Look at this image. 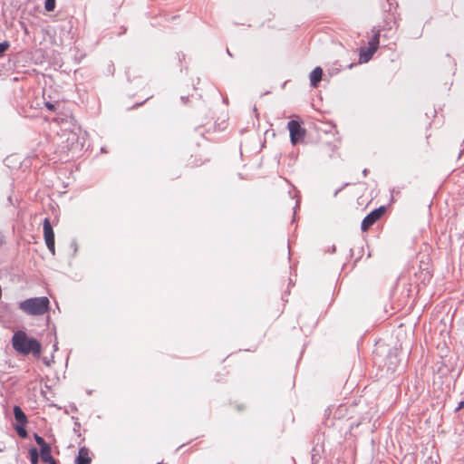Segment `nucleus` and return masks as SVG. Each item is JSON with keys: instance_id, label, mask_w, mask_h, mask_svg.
<instances>
[{"instance_id": "1", "label": "nucleus", "mask_w": 464, "mask_h": 464, "mask_svg": "<svg viewBox=\"0 0 464 464\" xmlns=\"http://www.w3.org/2000/svg\"><path fill=\"white\" fill-rule=\"evenodd\" d=\"M14 350L22 355L33 354L35 357H40L42 353L41 343L29 336L24 331H16L11 339Z\"/></svg>"}, {"instance_id": "2", "label": "nucleus", "mask_w": 464, "mask_h": 464, "mask_svg": "<svg viewBox=\"0 0 464 464\" xmlns=\"http://www.w3.org/2000/svg\"><path fill=\"white\" fill-rule=\"evenodd\" d=\"M49 305L50 301L45 296L28 298L19 303V308L30 315H43L48 311Z\"/></svg>"}, {"instance_id": "3", "label": "nucleus", "mask_w": 464, "mask_h": 464, "mask_svg": "<svg viewBox=\"0 0 464 464\" xmlns=\"http://www.w3.org/2000/svg\"><path fill=\"white\" fill-rule=\"evenodd\" d=\"M287 129L290 133V140L293 145L301 143L304 141L306 135V130L303 128L297 121H290L287 123Z\"/></svg>"}, {"instance_id": "4", "label": "nucleus", "mask_w": 464, "mask_h": 464, "mask_svg": "<svg viewBox=\"0 0 464 464\" xmlns=\"http://www.w3.org/2000/svg\"><path fill=\"white\" fill-rule=\"evenodd\" d=\"M379 42H380V35H379V33H377L371 39V41L369 42V45L367 47L361 48L360 57H359V62L361 63H367L371 60L373 53L378 49Z\"/></svg>"}, {"instance_id": "5", "label": "nucleus", "mask_w": 464, "mask_h": 464, "mask_svg": "<svg viewBox=\"0 0 464 464\" xmlns=\"http://www.w3.org/2000/svg\"><path fill=\"white\" fill-rule=\"evenodd\" d=\"M43 232L45 245L52 255H55L54 232L48 218H44L43 223Z\"/></svg>"}, {"instance_id": "6", "label": "nucleus", "mask_w": 464, "mask_h": 464, "mask_svg": "<svg viewBox=\"0 0 464 464\" xmlns=\"http://www.w3.org/2000/svg\"><path fill=\"white\" fill-rule=\"evenodd\" d=\"M386 212V208L382 206L369 213L362 222V230L366 232L373 226Z\"/></svg>"}, {"instance_id": "7", "label": "nucleus", "mask_w": 464, "mask_h": 464, "mask_svg": "<svg viewBox=\"0 0 464 464\" xmlns=\"http://www.w3.org/2000/svg\"><path fill=\"white\" fill-rule=\"evenodd\" d=\"M75 462L76 464H91L92 457L90 450L85 447L80 448Z\"/></svg>"}, {"instance_id": "8", "label": "nucleus", "mask_w": 464, "mask_h": 464, "mask_svg": "<svg viewBox=\"0 0 464 464\" xmlns=\"http://www.w3.org/2000/svg\"><path fill=\"white\" fill-rule=\"evenodd\" d=\"M323 76V70L321 67H315L310 73V82L313 87H317Z\"/></svg>"}, {"instance_id": "9", "label": "nucleus", "mask_w": 464, "mask_h": 464, "mask_svg": "<svg viewBox=\"0 0 464 464\" xmlns=\"http://www.w3.org/2000/svg\"><path fill=\"white\" fill-rule=\"evenodd\" d=\"M40 456H41L42 461L44 462V463H48L51 460L54 459L52 457V449H51V446L49 444L44 446V447H42L40 449Z\"/></svg>"}, {"instance_id": "10", "label": "nucleus", "mask_w": 464, "mask_h": 464, "mask_svg": "<svg viewBox=\"0 0 464 464\" xmlns=\"http://www.w3.org/2000/svg\"><path fill=\"white\" fill-rule=\"evenodd\" d=\"M14 418H15L16 421L19 424H21L23 426L26 425L27 418H26L24 412L22 411V409L19 406L14 407Z\"/></svg>"}, {"instance_id": "11", "label": "nucleus", "mask_w": 464, "mask_h": 464, "mask_svg": "<svg viewBox=\"0 0 464 464\" xmlns=\"http://www.w3.org/2000/svg\"><path fill=\"white\" fill-rule=\"evenodd\" d=\"M30 461L32 464H38L39 461V453L36 449H31L30 451Z\"/></svg>"}, {"instance_id": "12", "label": "nucleus", "mask_w": 464, "mask_h": 464, "mask_svg": "<svg viewBox=\"0 0 464 464\" xmlns=\"http://www.w3.org/2000/svg\"><path fill=\"white\" fill-rule=\"evenodd\" d=\"M44 8L48 12H52L55 8V0H45Z\"/></svg>"}, {"instance_id": "13", "label": "nucleus", "mask_w": 464, "mask_h": 464, "mask_svg": "<svg viewBox=\"0 0 464 464\" xmlns=\"http://www.w3.org/2000/svg\"><path fill=\"white\" fill-rule=\"evenodd\" d=\"M15 430L17 431V434L21 437V438H26L27 437V431L26 430L24 429V426L23 425H17L15 427Z\"/></svg>"}, {"instance_id": "14", "label": "nucleus", "mask_w": 464, "mask_h": 464, "mask_svg": "<svg viewBox=\"0 0 464 464\" xmlns=\"http://www.w3.org/2000/svg\"><path fill=\"white\" fill-rule=\"evenodd\" d=\"M10 47V44L6 41L0 43V57L4 55V53L8 50Z\"/></svg>"}, {"instance_id": "15", "label": "nucleus", "mask_w": 464, "mask_h": 464, "mask_svg": "<svg viewBox=\"0 0 464 464\" xmlns=\"http://www.w3.org/2000/svg\"><path fill=\"white\" fill-rule=\"evenodd\" d=\"M34 440H35V442L40 446V448L48 445V443H46L45 440L41 436H39L37 434H34Z\"/></svg>"}, {"instance_id": "16", "label": "nucleus", "mask_w": 464, "mask_h": 464, "mask_svg": "<svg viewBox=\"0 0 464 464\" xmlns=\"http://www.w3.org/2000/svg\"><path fill=\"white\" fill-rule=\"evenodd\" d=\"M45 107L52 111H55V106L51 102H45Z\"/></svg>"}, {"instance_id": "17", "label": "nucleus", "mask_w": 464, "mask_h": 464, "mask_svg": "<svg viewBox=\"0 0 464 464\" xmlns=\"http://www.w3.org/2000/svg\"><path fill=\"white\" fill-rule=\"evenodd\" d=\"M464 408V401H460L459 404V407H458V410H460Z\"/></svg>"}, {"instance_id": "18", "label": "nucleus", "mask_w": 464, "mask_h": 464, "mask_svg": "<svg viewBox=\"0 0 464 464\" xmlns=\"http://www.w3.org/2000/svg\"><path fill=\"white\" fill-rule=\"evenodd\" d=\"M48 464H58L55 459L51 460Z\"/></svg>"}]
</instances>
